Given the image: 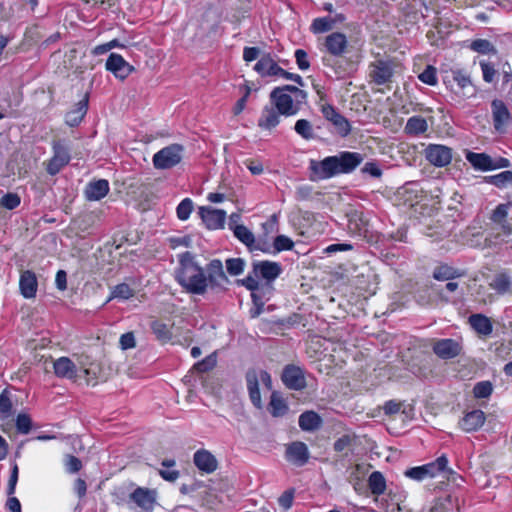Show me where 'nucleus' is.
<instances>
[{
	"label": "nucleus",
	"instance_id": "1",
	"mask_svg": "<svg viewBox=\"0 0 512 512\" xmlns=\"http://www.w3.org/2000/svg\"><path fill=\"white\" fill-rule=\"evenodd\" d=\"M364 158L358 152L343 151L334 156H328L323 160H310L309 170L312 181L330 179L339 174L353 172Z\"/></svg>",
	"mask_w": 512,
	"mask_h": 512
},
{
	"label": "nucleus",
	"instance_id": "2",
	"mask_svg": "<svg viewBox=\"0 0 512 512\" xmlns=\"http://www.w3.org/2000/svg\"><path fill=\"white\" fill-rule=\"evenodd\" d=\"M176 279L191 294L203 295L207 291L206 274L189 252L183 253L179 258Z\"/></svg>",
	"mask_w": 512,
	"mask_h": 512
},
{
	"label": "nucleus",
	"instance_id": "3",
	"mask_svg": "<svg viewBox=\"0 0 512 512\" xmlns=\"http://www.w3.org/2000/svg\"><path fill=\"white\" fill-rule=\"evenodd\" d=\"M270 100L283 112L284 117H292L306 105L307 93L294 85H283L271 91Z\"/></svg>",
	"mask_w": 512,
	"mask_h": 512
},
{
	"label": "nucleus",
	"instance_id": "4",
	"mask_svg": "<svg viewBox=\"0 0 512 512\" xmlns=\"http://www.w3.org/2000/svg\"><path fill=\"white\" fill-rule=\"evenodd\" d=\"M54 373L59 378L77 380L84 378L87 383L96 377V373L88 368L82 361L73 362L69 357H60L53 361Z\"/></svg>",
	"mask_w": 512,
	"mask_h": 512
},
{
	"label": "nucleus",
	"instance_id": "5",
	"mask_svg": "<svg viewBox=\"0 0 512 512\" xmlns=\"http://www.w3.org/2000/svg\"><path fill=\"white\" fill-rule=\"evenodd\" d=\"M465 158L475 171L487 172L501 168H508L510 161L504 157H491L487 153L467 151Z\"/></svg>",
	"mask_w": 512,
	"mask_h": 512
},
{
	"label": "nucleus",
	"instance_id": "6",
	"mask_svg": "<svg viewBox=\"0 0 512 512\" xmlns=\"http://www.w3.org/2000/svg\"><path fill=\"white\" fill-rule=\"evenodd\" d=\"M247 389L253 405L261 409L262 399L259 390V384L262 383L268 390L272 389V380L268 372L264 370H250L246 374Z\"/></svg>",
	"mask_w": 512,
	"mask_h": 512
},
{
	"label": "nucleus",
	"instance_id": "7",
	"mask_svg": "<svg viewBox=\"0 0 512 512\" xmlns=\"http://www.w3.org/2000/svg\"><path fill=\"white\" fill-rule=\"evenodd\" d=\"M184 148L180 144H171L153 155V165L156 169L165 170L178 165L183 157Z\"/></svg>",
	"mask_w": 512,
	"mask_h": 512
},
{
	"label": "nucleus",
	"instance_id": "8",
	"mask_svg": "<svg viewBox=\"0 0 512 512\" xmlns=\"http://www.w3.org/2000/svg\"><path fill=\"white\" fill-rule=\"evenodd\" d=\"M157 502L155 490L137 487L129 495V506L134 512H153Z\"/></svg>",
	"mask_w": 512,
	"mask_h": 512
},
{
	"label": "nucleus",
	"instance_id": "9",
	"mask_svg": "<svg viewBox=\"0 0 512 512\" xmlns=\"http://www.w3.org/2000/svg\"><path fill=\"white\" fill-rule=\"evenodd\" d=\"M491 115L494 130L499 134L507 133L512 125V114L503 100H492Z\"/></svg>",
	"mask_w": 512,
	"mask_h": 512
},
{
	"label": "nucleus",
	"instance_id": "10",
	"mask_svg": "<svg viewBox=\"0 0 512 512\" xmlns=\"http://www.w3.org/2000/svg\"><path fill=\"white\" fill-rule=\"evenodd\" d=\"M207 289L212 291H223L226 289L229 279L226 276L223 264L220 260L214 259L206 267Z\"/></svg>",
	"mask_w": 512,
	"mask_h": 512
},
{
	"label": "nucleus",
	"instance_id": "11",
	"mask_svg": "<svg viewBox=\"0 0 512 512\" xmlns=\"http://www.w3.org/2000/svg\"><path fill=\"white\" fill-rule=\"evenodd\" d=\"M282 117L283 112L269 99V103L261 110L257 125L262 130L271 131L280 124Z\"/></svg>",
	"mask_w": 512,
	"mask_h": 512
},
{
	"label": "nucleus",
	"instance_id": "12",
	"mask_svg": "<svg viewBox=\"0 0 512 512\" xmlns=\"http://www.w3.org/2000/svg\"><path fill=\"white\" fill-rule=\"evenodd\" d=\"M53 157L47 164V172L56 175L70 161L69 149L60 141L53 143Z\"/></svg>",
	"mask_w": 512,
	"mask_h": 512
},
{
	"label": "nucleus",
	"instance_id": "13",
	"mask_svg": "<svg viewBox=\"0 0 512 512\" xmlns=\"http://www.w3.org/2000/svg\"><path fill=\"white\" fill-rule=\"evenodd\" d=\"M105 68L120 80H125L134 71V67L117 53L109 55Z\"/></svg>",
	"mask_w": 512,
	"mask_h": 512
},
{
	"label": "nucleus",
	"instance_id": "14",
	"mask_svg": "<svg viewBox=\"0 0 512 512\" xmlns=\"http://www.w3.org/2000/svg\"><path fill=\"white\" fill-rule=\"evenodd\" d=\"M310 457L307 445L300 441H295L286 446L285 458L295 466H304Z\"/></svg>",
	"mask_w": 512,
	"mask_h": 512
},
{
	"label": "nucleus",
	"instance_id": "15",
	"mask_svg": "<svg viewBox=\"0 0 512 512\" xmlns=\"http://www.w3.org/2000/svg\"><path fill=\"white\" fill-rule=\"evenodd\" d=\"M199 215L209 230H218L224 228L226 212L212 207H200Z\"/></svg>",
	"mask_w": 512,
	"mask_h": 512
},
{
	"label": "nucleus",
	"instance_id": "16",
	"mask_svg": "<svg viewBox=\"0 0 512 512\" xmlns=\"http://www.w3.org/2000/svg\"><path fill=\"white\" fill-rule=\"evenodd\" d=\"M282 381L287 388L292 390H302L306 387L303 370L294 365H288L284 368Z\"/></svg>",
	"mask_w": 512,
	"mask_h": 512
},
{
	"label": "nucleus",
	"instance_id": "17",
	"mask_svg": "<svg viewBox=\"0 0 512 512\" xmlns=\"http://www.w3.org/2000/svg\"><path fill=\"white\" fill-rule=\"evenodd\" d=\"M321 112L325 119L332 122L341 136H346L350 132V124L346 118L339 114L336 109L330 104H323Z\"/></svg>",
	"mask_w": 512,
	"mask_h": 512
},
{
	"label": "nucleus",
	"instance_id": "18",
	"mask_svg": "<svg viewBox=\"0 0 512 512\" xmlns=\"http://www.w3.org/2000/svg\"><path fill=\"white\" fill-rule=\"evenodd\" d=\"M348 46V40L345 34L340 32H333L327 35L324 39L325 51L332 56H342Z\"/></svg>",
	"mask_w": 512,
	"mask_h": 512
},
{
	"label": "nucleus",
	"instance_id": "19",
	"mask_svg": "<svg viewBox=\"0 0 512 512\" xmlns=\"http://www.w3.org/2000/svg\"><path fill=\"white\" fill-rule=\"evenodd\" d=\"M282 272L281 265L272 261H259L253 263V274L266 281H274Z\"/></svg>",
	"mask_w": 512,
	"mask_h": 512
},
{
	"label": "nucleus",
	"instance_id": "20",
	"mask_svg": "<svg viewBox=\"0 0 512 512\" xmlns=\"http://www.w3.org/2000/svg\"><path fill=\"white\" fill-rule=\"evenodd\" d=\"M426 160L434 166L443 167L448 164V147L429 144L424 151Z\"/></svg>",
	"mask_w": 512,
	"mask_h": 512
},
{
	"label": "nucleus",
	"instance_id": "21",
	"mask_svg": "<svg viewBox=\"0 0 512 512\" xmlns=\"http://www.w3.org/2000/svg\"><path fill=\"white\" fill-rule=\"evenodd\" d=\"M254 70L261 77H279L280 73H283L281 68L276 61L269 55H263L254 66Z\"/></svg>",
	"mask_w": 512,
	"mask_h": 512
},
{
	"label": "nucleus",
	"instance_id": "22",
	"mask_svg": "<svg viewBox=\"0 0 512 512\" xmlns=\"http://www.w3.org/2000/svg\"><path fill=\"white\" fill-rule=\"evenodd\" d=\"M369 75L373 82L378 85H383L390 81L392 68L388 62L377 60L370 65Z\"/></svg>",
	"mask_w": 512,
	"mask_h": 512
},
{
	"label": "nucleus",
	"instance_id": "23",
	"mask_svg": "<svg viewBox=\"0 0 512 512\" xmlns=\"http://www.w3.org/2000/svg\"><path fill=\"white\" fill-rule=\"evenodd\" d=\"M38 282L34 272L23 271L20 275L19 289L21 295L26 299L34 298L37 292Z\"/></svg>",
	"mask_w": 512,
	"mask_h": 512
},
{
	"label": "nucleus",
	"instance_id": "24",
	"mask_svg": "<svg viewBox=\"0 0 512 512\" xmlns=\"http://www.w3.org/2000/svg\"><path fill=\"white\" fill-rule=\"evenodd\" d=\"M430 479H439L441 483L448 480V459L442 454L436 460L427 463Z\"/></svg>",
	"mask_w": 512,
	"mask_h": 512
},
{
	"label": "nucleus",
	"instance_id": "25",
	"mask_svg": "<svg viewBox=\"0 0 512 512\" xmlns=\"http://www.w3.org/2000/svg\"><path fill=\"white\" fill-rule=\"evenodd\" d=\"M194 464L196 467L205 473H212L217 468L216 458L207 450H198L194 454Z\"/></svg>",
	"mask_w": 512,
	"mask_h": 512
},
{
	"label": "nucleus",
	"instance_id": "26",
	"mask_svg": "<svg viewBox=\"0 0 512 512\" xmlns=\"http://www.w3.org/2000/svg\"><path fill=\"white\" fill-rule=\"evenodd\" d=\"M468 323L472 329L481 336H489L493 331V325L487 316L484 314H472L468 318Z\"/></svg>",
	"mask_w": 512,
	"mask_h": 512
},
{
	"label": "nucleus",
	"instance_id": "27",
	"mask_svg": "<svg viewBox=\"0 0 512 512\" xmlns=\"http://www.w3.org/2000/svg\"><path fill=\"white\" fill-rule=\"evenodd\" d=\"M109 182L105 179L90 182L85 189V196L89 201H98L109 192Z\"/></svg>",
	"mask_w": 512,
	"mask_h": 512
},
{
	"label": "nucleus",
	"instance_id": "28",
	"mask_svg": "<svg viewBox=\"0 0 512 512\" xmlns=\"http://www.w3.org/2000/svg\"><path fill=\"white\" fill-rule=\"evenodd\" d=\"M485 422V414L481 410H473L465 414L460 421V426L464 431L471 432L480 428Z\"/></svg>",
	"mask_w": 512,
	"mask_h": 512
},
{
	"label": "nucleus",
	"instance_id": "29",
	"mask_svg": "<svg viewBox=\"0 0 512 512\" xmlns=\"http://www.w3.org/2000/svg\"><path fill=\"white\" fill-rule=\"evenodd\" d=\"M453 79L462 90V97L469 98L476 94V89L472 84L470 76L466 72L462 70L454 71Z\"/></svg>",
	"mask_w": 512,
	"mask_h": 512
},
{
	"label": "nucleus",
	"instance_id": "30",
	"mask_svg": "<svg viewBox=\"0 0 512 512\" xmlns=\"http://www.w3.org/2000/svg\"><path fill=\"white\" fill-rule=\"evenodd\" d=\"M87 108H88L87 99H83V100L79 101L76 104V106L66 114V118H65L66 124L71 127L78 126L81 123V121L83 120L84 116L86 115Z\"/></svg>",
	"mask_w": 512,
	"mask_h": 512
},
{
	"label": "nucleus",
	"instance_id": "31",
	"mask_svg": "<svg viewBox=\"0 0 512 512\" xmlns=\"http://www.w3.org/2000/svg\"><path fill=\"white\" fill-rule=\"evenodd\" d=\"M427 129L428 123L424 117L412 116L407 120L404 132L410 136H418L425 133Z\"/></svg>",
	"mask_w": 512,
	"mask_h": 512
},
{
	"label": "nucleus",
	"instance_id": "32",
	"mask_svg": "<svg viewBox=\"0 0 512 512\" xmlns=\"http://www.w3.org/2000/svg\"><path fill=\"white\" fill-rule=\"evenodd\" d=\"M233 233L239 241L249 248V250H262L258 245H256L254 234L246 226L235 225Z\"/></svg>",
	"mask_w": 512,
	"mask_h": 512
},
{
	"label": "nucleus",
	"instance_id": "33",
	"mask_svg": "<svg viewBox=\"0 0 512 512\" xmlns=\"http://www.w3.org/2000/svg\"><path fill=\"white\" fill-rule=\"evenodd\" d=\"M321 418L313 411H307L300 415L299 426L304 431H313L320 427Z\"/></svg>",
	"mask_w": 512,
	"mask_h": 512
},
{
	"label": "nucleus",
	"instance_id": "34",
	"mask_svg": "<svg viewBox=\"0 0 512 512\" xmlns=\"http://www.w3.org/2000/svg\"><path fill=\"white\" fill-rule=\"evenodd\" d=\"M348 228L352 233L365 237L368 233V221L362 214H354L349 219Z\"/></svg>",
	"mask_w": 512,
	"mask_h": 512
},
{
	"label": "nucleus",
	"instance_id": "35",
	"mask_svg": "<svg viewBox=\"0 0 512 512\" xmlns=\"http://www.w3.org/2000/svg\"><path fill=\"white\" fill-rule=\"evenodd\" d=\"M270 413L273 417H281L283 416L287 410L288 406L285 400L282 398L280 393L274 391L271 394V399L269 403Z\"/></svg>",
	"mask_w": 512,
	"mask_h": 512
},
{
	"label": "nucleus",
	"instance_id": "36",
	"mask_svg": "<svg viewBox=\"0 0 512 512\" xmlns=\"http://www.w3.org/2000/svg\"><path fill=\"white\" fill-rule=\"evenodd\" d=\"M369 489L374 495H381L386 489V482L383 475L379 471H374L368 479Z\"/></svg>",
	"mask_w": 512,
	"mask_h": 512
},
{
	"label": "nucleus",
	"instance_id": "37",
	"mask_svg": "<svg viewBox=\"0 0 512 512\" xmlns=\"http://www.w3.org/2000/svg\"><path fill=\"white\" fill-rule=\"evenodd\" d=\"M469 48L483 55L497 54L495 46L487 39H475L470 43Z\"/></svg>",
	"mask_w": 512,
	"mask_h": 512
},
{
	"label": "nucleus",
	"instance_id": "38",
	"mask_svg": "<svg viewBox=\"0 0 512 512\" xmlns=\"http://www.w3.org/2000/svg\"><path fill=\"white\" fill-rule=\"evenodd\" d=\"M404 475L414 481L421 482L430 479L427 464L408 468L404 471Z\"/></svg>",
	"mask_w": 512,
	"mask_h": 512
},
{
	"label": "nucleus",
	"instance_id": "39",
	"mask_svg": "<svg viewBox=\"0 0 512 512\" xmlns=\"http://www.w3.org/2000/svg\"><path fill=\"white\" fill-rule=\"evenodd\" d=\"M151 329L155 334L156 338L162 342H167L172 337V332L167 324L162 321H153L151 323Z\"/></svg>",
	"mask_w": 512,
	"mask_h": 512
},
{
	"label": "nucleus",
	"instance_id": "40",
	"mask_svg": "<svg viewBox=\"0 0 512 512\" xmlns=\"http://www.w3.org/2000/svg\"><path fill=\"white\" fill-rule=\"evenodd\" d=\"M134 295L133 290L130 288V286L126 283H121L116 285L112 291L111 295L108 298V301L112 299H120V300H127L131 298Z\"/></svg>",
	"mask_w": 512,
	"mask_h": 512
},
{
	"label": "nucleus",
	"instance_id": "41",
	"mask_svg": "<svg viewBox=\"0 0 512 512\" xmlns=\"http://www.w3.org/2000/svg\"><path fill=\"white\" fill-rule=\"evenodd\" d=\"M294 130L298 135L306 140H310L314 137L312 124L306 119L297 120L294 126Z\"/></svg>",
	"mask_w": 512,
	"mask_h": 512
},
{
	"label": "nucleus",
	"instance_id": "42",
	"mask_svg": "<svg viewBox=\"0 0 512 512\" xmlns=\"http://www.w3.org/2000/svg\"><path fill=\"white\" fill-rule=\"evenodd\" d=\"M492 392L493 384L488 380L476 383L473 388V395L476 399H486L491 396Z\"/></svg>",
	"mask_w": 512,
	"mask_h": 512
},
{
	"label": "nucleus",
	"instance_id": "43",
	"mask_svg": "<svg viewBox=\"0 0 512 512\" xmlns=\"http://www.w3.org/2000/svg\"><path fill=\"white\" fill-rule=\"evenodd\" d=\"M510 284V279L506 274H498L491 281L490 287L499 294H504L509 290Z\"/></svg>",
	"mask_w": 512,
	"mask_h": 512
},
{
	"label": "nucleus",
	"instance_id": "44",
	"mask_svg": "<svg viewBox=\"0 0 512 512\" xmlns=\"http://www.w3.org/2000/svg\"><path fill=\"white\" fill-rule=\"evenodd\" d=\"M13 413V405L12 401L9 398V393L7 390H4L0 394V419H7Z\"/></svg>",
	"mask_w": 512,
	"mask_h": 512
},
{
	"label": "nucleus",
	"instance_id": "45",
	"mask_svg": "<svg viewBox=\"0 0 512 512\" xmlns=\"http://www.w3.org/2000/svg\"><path fill=\"white\" fill-rule=\"evenodd\" d=\"M162 466L164 469L159 470V474L164 480L173 482L178 479L179 472L175 469H172L175 466L174 460H164L162 462Z\"/></svg>",
	"mask_w": 512,
	"mask_h": 512
},
{
	"label": "nucleus",
	"instance_id": "46",
	"mask_svg": "<svg viewBox=\"0 0 512 512\" xmlns=\"http://www.w3.org/2000/svg\"><path fill=\"white\" fill-rule=\"evenodd\" d=\"M333 23L329 17L316 18L311 24V31L315 34L327 32L332 29Z\"/></svg>",
	"mask_w": 512,
	"mask_h": 512
},
{
	"label": "nucleus",
	"instance_id": "47",
	"mask_svg": "<svg viewBox=\"0 0 512 512\" xmlns=\"http://www.w3.org/2000/svg\"><path fill=\"white\" fill-rule=\"evenodd\" d=\"M486 180L497 187H504L512 182V171L506 170L499 174L488 176Z\"/></svg>",
	"mask_w": 512,
	"mask_h": 512
},
{
	"label": "nucleus",
	"instance_id": "48",
	"mask_svg": "<svg viewBox=\"0 0 512 512\" xmlns=\"http://www.w3.org/2000/svg\"><path fill=\"white\" fill-rule=\"evenodd\" d=\"M193 201L190 198L183 199L176 208V214L179 220L186 221L193 211Z\"/></svg>",
	"mask_w": 512,
	"mask_h": 512
},
{
	"label": "nucleus",
	"instance_id": "49",
	"mask_svg": "<svg viewBox=\"0 0 512 512\" xmlns=\"http://www.w3.org/2000/svg\"><path fill=\"white\" fill-rule=\"evenodd\" d=\"M479 65L481 67L483 80L486 83H493L496 78V74H497V71H496L494 65L491 62L486 61V60H481L479 62Z\"/></svg>",
	"mask_w": 512,
	"mask_h": 512
},
{
	"label": "nucleus",
	"instance_id": "50",
	"mask_svg": "<svg viewBox=\"0 0 512 512\" xmlns=\"http://www.w3.org/2000/svg\"><path fill=\"white\" fill-rule=\"evenodd\" d=\"M245 262L241 258H230L226 260V269L232 276L240 275L244 271Z\"/></svg>",
	"mask_w": 512,
	"mask_h": 512
},
{
	"label": "nucleus",
	"instance_id": "51",
	"mask_svg": "<svg viewBox=\"0 0 512 512\" xmlns=\"http://www.w3.org/2000/svg\"><path fill=\"white\" fill-rule=\"evenodd\" d=\"M273 246L276 252H281L291 250L294 246V242L285 235H278L274 240Z\"/></svg>",
	"mask_w": 512,
	"mask_h": 512
},
{
	"label": "nucleus",
	"instance_id": "52",
	"mask_svg": "<svg viewBox=\"0 0 512 512\" xmlns=\"http://www.w3.org/2000/svg\"><path fill=\"white\" fill-rule=\"evenodd\" d=\"M20 202V197L16 193H7L0 200L1 205L9 210L18 207Z\"/></svg>",
	"mask_w": 512,
	"mask_h": 512
},
{
	"label": "nucleus",
	"instance_id": "53",
	"mask_svg": "<svg viewBox=\"0 0 512 512\" xmlns=\"http://www.w3.org/2000/svg\"><path fill=\"white\" fill-rule=\"evenodd\" d=\"M216 362H217L216 355H215V353H213V354L207 356L206 358H204L203 360L197 362L194 365V369H196L199 372H206V371H209L212 368H214V366L216 365Z\"/></svg>",
	"mask_w": 512,
	"mask_h": 512
},
{
	"label": "nucleus",
	"instance_id": "54",
	"mask_svg": "<svg viewBox=\"0 0 512 512\" xmlns=\"http://www.w3.org/2000/svg\"><path fill=\"white\" fill-rule=\"evenodd\" d=\"M17 430L22 434L29 433L31 429V419L27 414H19L16 418Z\"/></svg>",
	"mask_w": 512,
	"mask_h": 512
},
{
	"label": "nucleus",
	"instance_id": "55",
	"mask_svg": "<svg viewBox=\"0 0 512 512\" xmlns=\"http://www.w3.org/2000/svg\"><path fill=\"white\" fill-rule=\"evenodd\" d=\"M119 345L122 350L132 349L136 346V339L133 332H127L121 335Z\"/></svg>",
	"mask_w": 512,
	"mask_h": 512
},
{
	"label": "nucleus",
	"instance_id": "56",
	"mask_svg": "<svg viewBox=\"0 0 512 512\" xmlns=\"http://www.w3.org/2000/svg\"><path fill=\"white\" fill-rule=\"evenodd\" d=\"M295 59L297 66L300 70H308L310 67V62L308 60V54L303 49H297L295 51Z\"/></svg>",
	"mask_w": 512,
	"mask_h": 512
},
{
	"label": "nucleus",
	"instance_id": "57",
	"mask_svg": "<svg viewBox=\"0 0 512 512\" xmlns=\"http://www.w3.org/2000/svg\"><path fill=\"white\" fill-rule=\"evenodd\" d=\"M18 473L19 469L17 464H14L11 469V475L8 481L7 494L8 496L14 495L16 490V485L18 482Z\"/></svg>",
	"mask_w": 512,
	"mask_h": 512
},
{
	"label": "nucleus",
	"instance_id": "58",
	"mask_svg": "<svg viewBox=\"0 0 512 512\" xmlns=\"http://www.w3.org/2000/svg\"><path fill=\"white\" fill-rule=\"evenodd\" d=\"M65 467L69 473H76L82 468V463L77 457L68 455L65 459Z\"/></svg>",
	"mask_w": 512,
	"mask_h": 512
},
{
	"label": "nucleus",
	"instance_id": "59",
	"mask_svg": "<svg viewBox=\"0 0 512 512\" xmlns=\"http://www.w3.org/2000/svg\"><path fill=\"white\" fill-rule=\"evenodd\" d=\"M419 79L428 85H434L436 83V71L433 67H427L420 75Z\"/></svg>",
	"mask_w": 512,
	"mask_h": 512
},
{
	"label": "nucleus",
	"instance_id": "60",
	"mask_svg": "<svg viewBox=\"0 0 512 512\" xmlns=\"http://www.w3.org/2000/svg\"><path fill=\"white\" fill-rule=\"evenodd\" d=\"M293 499H294V490L293 489H289V490H286L279 497L278 503L284 509H289V508H291V506L293 504Z\"/></svg>",
	"mask_w": 512,
	"mask_h": 512
},
{
	"label": "nucleus",
	"instance_id": "61",
	"mask_svg": "<svg viewBox=\"0 0 512 512\" xmlns=\"http://www.w3.org/2000/svg\"><path fill=\"white\" fill-rule=\"evenodd\" d=\"M508 205L506 204H500L498 205L495 210L493 211V214H492V220L494 222H502L505 220V218L507 217V214H508Z\"/></svg>",
	"mask_w": 512,
	"mask_h": 512
},
{
	"label": "nucleus",
	"instance_id": "62",
	"mask_svg": "<svg viewBox=\"0 0 512 512\" xmlns=\"http://www.w3.org/2000/svg\"><path fill=\"white\" fill-rule=\"evenodd\" d=\"M362 172L369 174L372 177L379 178L382 175V170L375 162H367L362 168Z\"/></svg>",
	"mask_w": 512,
	"mask_h": 512
},
{
	"label": "nucleus",
	"instance_id": "63",
	"mask_svg": "<svg viewBox=\"0 0 512 512\" xmlns=\"http://www.w3.org/2000/svg\"><path fill=\"white\" fill-rule=\"evenodd\" d=\"M434 352L442 359L448 358V340L442 339L434 346Z\"/></svg>",
	"mask_w": 512,
	"mask_h": 512
},
{
	"label": "nucleus",
	"instance_id": "64",
	"mask_svg": "<svg viewBox=\"0 0 512 512\" xmlns=\"http://www.w3.org/2000/svg\"><path fill=\"white\" fill-rule=\"evenodd\" d=\"M257 278L258 277H256L254 274L253 275L249 274L247 277L242 279L240 281V283H241V285L246 287L248 290L253 292V291L258 290V288H259V283H258Z\"/></svg>",
	"mask_w": 512,
	"mask_h": 512
}]
</instances>
